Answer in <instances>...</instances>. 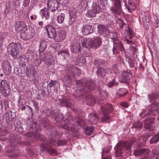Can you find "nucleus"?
Wrapping results in <instances>:
<instances>
[{"instance_id": "1", "label": "nucleus", "mask_w": 159, "mask_h": 159, "mask_svg": "<svg viewBox=\"0 0 159 159\" xmlns=\"http://www.w3.org/2000/svg\"><path fill=\"white\" fill-rule=\"evenodd\" d=\"M44 126L45 128L47 127V129L50 132L49 135L52 136V139L48 140L46 142L42 143L41 145V149L43 151H46L52 154H56L57 153L56 150L52 148V145H56L54 144L55 143V141L53 138L57 137L58 132L52 125H49L46 124Z\"/></svg>"}, {"instance_id": "2", "label": "nucleus", "mask_w": 159, "mask_h": 159, "mask_svg": "<svg viewBox=\"0 0 159 159\" xmlns=\"http://www.w3.org/2000/svg\"><path fill=\"white\" fill-rule=\"evenodd\" d=\"M7 150V156L11 157H15L19 154V150L15 145L17 143L21 145L24 144V143L20 141V138L17 135H13Z\"/></svg>"}, {"instance_id": "3", "label": "nucleus", "mask_w": 159, "mask_h": 159, "mask_svg": "<svg viewBox=\"0 0 159 159\" xmlns=\"http://www.w3.org/2000/svg\"><path fill=\"white\" fill-rule=\"evenodd\" d=\"M76 84L78 87L82 86L85 89V93H90L91 91L95 89L96 87V83L94 80H87L84 78L76 80Z\"/></svg>"}, {"instance_id": "4", "label": "nucleus", "mask_w": 159, "mask_h": 159, "mask_svg": "<svg viewBox=\"0 0 159 159\" xmlns=\"http://www.w3.org/2000/svg\"><path fill=\"white\" fill-rule=\"evenodd\" d=\"M66 70L67 72L65 78L67 83L70 86L73 85L72 79L75 76L76 74L79 75L81 74V71L75 66L71 65L66 67Z\"/></svg>"}, {"instance_id": "5", "label": "nucleus", "mask_w": 159, "mask_h": 159, "mask_svg": "<svg viewBox=\"0 0 159 159\" xmlns=\"http://www.w3.org/2000/svg\"><path fill=\"white\" fill-rule=\"evenodd\" d=\"M136 139H133L128 142L126 141L120 142L116 145L115 156L116 157L120 156L122 153V150H130L132 144L136 142Z\"/></svg>"}, {"instance_id": "6", "label": "nucleus", "mask_w": 159, "mask_h": 159, "mask_svg": "<svg viewBox=\"0 0 159 159\" xmlns=\"http://www.w3.org/2000/svg\"><path fill=\"white\" fill-rule=\"evenodd\" d=\"M32 126L26 136L29 138H34L35 139H38L40 135L39 133V131L41 130L40 126L35 121L32 122Z\"/></svg>"}, {"instance_id": "7", "label": "nucleus", "mask_w": 159, "mask_h": 159, "mask_svg": "<svg viewBox=\"0 0 159 159\" xmlns=\"http://www.w3.org/2000/svg\"><path fill=\"white\" fill-rule=\"evenodd\" d=\"M113 109V107L111 104H107L101 107V113L103 115L100 120L101 122H105L109 119L110 116H109L108 113L111 112Z\"/></svg>"}, {"instance_id": "8", "label": "nucleus", "mask_w": 159, "mask_h": 159, "mask_svg": "<svg viewBox=\"0 0 159 159\" xmlns=\"http://www.w3.org/2000/svg\"><path fill=\"white\" fill-rule=\"evenodd\" d=\"M21 49V44L20 43H11L7 48L8 52L14 59L17 58L18 55L19 50Z\"/></svg>"}, {"instance_id": "9", "label": "nucleus", "mask_w": 159, "mask_h": 159, "mask_svg": "<svg viewBox=\"0 0 159 159\" xmlns=\"http://www.w3.org/2000/svg\"><path fill=\"white\" fill-rule=\"evenodd\" d=\"M101 9L99 6L95 2H93L91 10L87 11V16L90 18L95 17L97 14L101 11Z\"/></svg>"}, {"instance_id": "10", "label": "nucleus", "mask_w": 159, "mask_h": 159, "mask_svg": "<svg viewBox=\"0 0 159 159\" xmlns=\"http://www.w3.org/2000/svg\"><path fill=\"white\" fill-rule=\"evenodd\" d=\"M122 0H114L112 6L111 7V10L113 13L119 14L122 11L121 2Z\"/></svg>"}, {"instance_id": "11", "label": "nucleus", "mask_w": 159, "mask_h": 159, "mask_svg": "<svg viewBox=\"0 0 159 159\" xmlns=\"http://www.w3.org/2000/svg\"><path fill=\"white\" fill-rule=\"evenodd\" d=\"M15 31L20 34L24 33L27 30V27L25 23L23 21H17L15 24Z\"/></svg>"}, {"instance_id": "12", "label": "nucleus", "mask_w": 159, "mask_h": 159, "mask_svg": "<svg viewBox=\"0 0 159 159\" xmlns=\"http://www.w3.org/2000/svg\"><path fill=\"white\" fill-rule=\"evenodd\" d=\"M132 77V72L130 70L124 71L119 81L121 83L128 84L129 83V80Z\"/></svg>"}, {"instance_id": "13", "label": "nucleus", "mask_w": 159, "mask_h": 159, "mask_svg": "<svg viewBox=\"0 0 159 159\" xmlns=\"http://www.w3.org/2000/svg\"><path fill=\"white\" fill-rule=\"evenodd\" d=\"M49 10V11L46 8L43 9L41 10L40 13L42 15L43 19L48 20L49 18H50L52 19L57 14L56 12L52 11L50 10Z\"/></svg>"}, {"instance_id": "14", "label": "nucleus", "mask_w": 159, "mask_h": 159, "mask_svg": "<svg viewBox=\"0 0 159 159\" xmlns=\"http://www.w3.org/2000/svg\"><path fill=\"white\" fill-rule=\"evenodd\" d=\"M16 116L15 112L8 111L4 114L3 118L4 119L6 122L8 123L14 120Z\"/></svg>"}, {"instance_id": "15", "label": "nucleus", "mask_w": 159, "mask_h": 159, "mask_svg": "<svg viewBox=\"0 0 159 159\" xmlns=\"http://www.w3.org/2000/svg\"><path fill=\"white\" fill-rule=\"evenodd\" d=\"M114 47L112 49L113 54H116L117 53V51L116 50H118L120 51H124L125 49L122 43L119 40H116L113 41Z\"/></svg>"}, {"instance_id": "16", "label": "nucleus", "mask_w": 159, "mask_h": 159, "mask_svg": "<svg viewBox=\"0 0 159 159\" xmlns=\"http://www.w3.org/2000/svg\"><path fill=\"white\" fill-rule=\"evenodd\" d=\"M3 70L7 75L10 74L11 71V67L9 61L4 60L2 62Z\"/></svg>"}, {"instance_id": "17", "label": "nucleus", "mask_w": 159, "mask_h": 159, "mask_svg": "<svg viewBox=\"0 0 159 159\" xmlns=\"http://www.w3.org/2000/svg\"><path fill=\"white\" fill-rule=\"evenodd\" d=\"M60 103L61 106L70 107L72 105V103L70 97L64 96L62 99L60 100Z\"/></svg>"}, {"instance_id": "18", "label": "nucleus", "mask_w": 159, "mask_h": 159, "mask_svg": "<svg viewBox=\"0 0 159 159\" xmlns=\"http://www.w3.org/2000/svg\"><path fill=\"white\" fill-rule=\"evenodd\" d=\"M47 53H44L42 54H40L39 58L34 59L32 63V66L36 68L37 69L41 64V60L43 61L44 59L47 57Z\"/></svg>"}, {"instance_id": "19", "label": "nucleus", "mask_w": 159, "mask_h": 159, "mask_svg": "<svg viewBox=\"0 0 159 159\" xmlns=\"http://www.w3.org/2000/svg\"><path fill=\"white\" fill-rule=\"evenodd\" d=\"M94 30L93 26L87 25H83L82 29V32L83 34L86 35L93 33Z\"/></svg>"}, {"instance_id": "20", "label": "nucleus", "mask_w": 159, "mask_h": 159, "mask_svg": "<svg viewBox=\"0 0 159 159\" xmlns=\"http://www.w3.org/2000/svg\"><path fill=\"white\" fill-rule=\"evenodd\" d=\"M47 5L48 10L56 12L58 8V2L56 0H49L48 2Z\"/></svg>"}, {"instance_id": "21", "label": "nucleus", "mask_w": 159, "mask_h": 159, "mask_svg": "<svg viewBox=\"0 0 159 159\" xmlns=\"http://www.w3.org/2000/svg\"><path fill=\"white\" fill-rule=\"evenodd\" d=\"M77 14L78 13L76 11H71L70 12V17L68 20L69 25H71L76 21Z\"/></svg>"}, {"instance_id": "22", "label": "nucleus", "mask_w": 159, "mask_h": 159, "mask_svg": "<svg viewBox=\"0 0 159 159\" xmlns=\"http://www.w3.org/2000/svg\"><path fill=\"white\" fill-rule=\"evenodd\" d=\"M85 97L84 98L86 99L87 104L89 105H91L95 104L96 102L94 97L91 95L90 93H85Z\"/></svg>"}, {"instance_id": "23", "label": "nucleus", "mask_w": 159, "mask_h": 159, "mask_svg": "<svg viewBox=\"0 0 159 159\" xmlns=\"http://www.w3.org/2000/svg\"><path fill=\"white\" fill-rule=\"evenodd\" d=\"M78 89L75 90V96L76 97H82L83 98L85 97V89L83 88L82 86L80 87H78L76 86Z\"/></svg>"}, {"instance_id": "24", "label": "nucleus", "mask_w": 159, "mask_h": 159, "mask_svg": "<svg viewBox=\"0 0 159 159\" xmlns=\"http://www.w3.org/2000/svg\"><path fill=\"white\" fill-rule=\"evenodd\" d=\"M107 73V70L101 67H98L96 71V74L98 77L100 78H104Z\"/></svg>"}, {"instance_id": "25", "label": "nucleus", "mask_w": 159, "mask_h": 159, "mask_svg": "<svg viewBox=\"0 0 159 159\" xmlns=\"http://www.w3.org/2000/svg\"><path fill=\"white\" fill-rule=\"evenodd\" d=\"M89 120L90 121L92 124H96L98 120V116L94 112L90 113L89 114Z\"/></svg>"}, {"instance_id": "26", "label": "nucleus", "mask_w": 159, "mask_h": 159, "mask_svg": "<svg viewBox=\"0 0 159 159\" xmlns=\"http://www.w3.org/2000/svg\"><path fill=\"white\" fill-rule=\"evenodd\" d=\"M70 50L74 53H79L81 52L82 48L80 44L76 43L71 46Z\"/></svg>"}, {"instance_id": "27", "label": "nucleus", "mask_w": 159, "mask_h": 159, "mask_svg": "<svg viewBox=\"0 0 159 159\" xmlns=\"http://www.w3.org/2000/svg\"><path fill=\"white\" fill-rule=\"evenodd\" d=\"M66 34L65 32L63 30L59 31L56 33V39L58 42L63 41L66 38Z\"/></svg>"}, {"instance_id": "28", "label": "nucleus", "mask_w": 159, "mask_h": 159, "mask_svg": "<svg viewBox=\"0 0 159 159\" xmlns=\"http://www.w3.org/2000/svg\"><path fill=\"white\" fill-rule=\"evenodd\" d=\"M98 31L100 34H102L104 32L106 35H108L110 33V31L104 25H99L98 27Z\"/></svg>"}, {"instance_id": "29", "label": "nucleus", "mask_w": 159, "mask_h": 159, "mask_svg": "<svg viewBox=\"0 0 159 159\" xmlns=\"http://www.w3.org/2000/svg\"><path fill=\"white\" fill-rule=\"evenodd\" d=\"M124 2L125 5L126 6L125 8H127L129 12H131L132 11H134L136 8V7L135 6L134 3L132 2H128V5L127 6L126 3V0H123Z\"/></svg>"}, {"instance_id": "30", "label": "nucleus", "mask_w": 159, "mask_h": 159, "mask_svg": "<svg viewBox=\"0 0 159 159\" xmlns=\"http://www.w3.org/2000/svg\"><path fill=\"white\" fill-rule=\"evenodd\" d=\"M82 44L84 47L88 49H90L93 48L92 41L88 39L87 40L85 39L83 42L82 43Z\"/></svg>"}, {"instance_id": "31", "label": "nucleus", "mask_w": 159, "mask_h": 159, "mask_svg": "<svg viewBox=\"0 0 159 159\" xmlns=\"http://www.w3.org/2000/svg\"><path fill=\"white\" fill-rule=\"evenodd\" d=\"M92 44L93 48H97L102 44V41L101 38L98 36L96 37L93 40H92Z\"/></svg>"}, {"instance_id": "32", "label": "nucleus", "mask_w": 159, "mask_h": 159, "mask_svg": "<svg viewBox=\"0 0 159 159\" xmlns=\"http://www.w3.org/2000/svg\"><path fill=\"white\" fill-rule=\"evenodd\" d=\"M39 46V51L40 53H43L47 48V42L45 40H41L40 41Z\"/></svg>"}, {"instance_id": "33", "label": "nucleus", "mask_w": 159, "mask_h": 159, "mask_svg": "<svg viewBox=\"0 0 159 159\" xmlns=\"http://www.w3.org/2000/svg\"><path fill=\"white\" fill-rule=\"evenodd\" d=\"M150 151L148 149L144 148H139L136 151H134V153L135 155H139L144 153L147 154Z\"/></svg>"}, {"instance_id": "34", "label": "nucleus", "mask_w": 159, "mask_h": 159, "mask_svg": "<svg viewBox=\"0 0 159 159\" xmlns=\"http://www.w3.org/2000/svg\"><path fill=\"white\" fill-rule=\"evenodd\" d=\"M75 122L76 125L82 128L84 127L85 126V121L79 117H77L75 119Z\"/></svg>"}, {"instance_id": "35", "label": "nucleus", "mask_w": 159, "mask_h": 159, "mask_svg": "<svg viewBox=\"0 0 159 159\" xmlns=\"http://www.w3.org/2000/svg\"><path fill=\"white\" fill-rule=\"evenodd\" d=\"M127 93V91L125 88H121L117 91V95L119 96L118 98H121L125 96Z\"/></svg>"}, {"instance_id": "36", "label": "nucleus", "mask_w": 159, "mask_h": 159, "mask_svg": "<svg viewBox=\"0 0 159 159\" xmlns=\"http://www.w3.org/2000/svg\"><path fill=\"white\" fill-rule=\"evenodd\" d=\"M159 141V134H156L153 136L149 141L150 144H156Z\"/></svg>"}, {"instance_id": "37", "label": "nucleus", "mask_w": 159, "mask_h": 159, "mask_svg": "<svg viewBox=\"0 0 159 159\" xmlns=\"http://www.w3.org/2000/svg\"><path fill=\"white\" fill-rule=\"evenodd\" d=\"M0 92L5 97L7 96L10 93V88L0 89Z\"/></svg>"}, {"instance_id": "38", "label": "nucleus", "mask_w": 159, "mask_h": 159, "mask_svg": "<svg viewBox=\"0 0 159 159\" xmlns=\"http://www.w3.org/2000/svg\"><path fill=\"white\" fill-rule=\"evenodd\" d=\"M34 52L30 50H28L25 54V57L29 61L30 59L31 60L33 58Z\"/></svg>"}, {"instance_id": "39", "label": "nucleus", "mask_w": 159, "mask_h": 159, "mask_svg": "<svg viewBox=\"0 0 159 159\" xmlns=\"http://www.w3.org/2000/svg\"><path fill=\"white\" fill-rule=\"evenodd\" d=\"M94 65L97 66H99L100 65H102L106 62V61L102 59H95L94 61Z\"/></svg>"}, {"instance_id": "40", "label": "nucleus", "mask_w": 159, "mask_h": 159, "mask_svg": "<svg viewBox=\"0 0 159 159\" xmlns=\"http://www.w3.org/2000/svg\"><path fill=\"white\" fill-rule=\"evenodd\" d=\"M54 119L57 122H60L64 118V116L61 113H57L56 114H54Z\"/></svg>"}, {"instance_id": "41", "label": "nucleus", "mask_w": 159, "mask_h": 159, "mask_svg": "<svg viewBox=\"0 0 159 159\" xmlns=\"http://www.w3.org/2000/svg\"><path fill=\"white\" fill-rule=\"evenodd\" d=\"M152 111L151 108L147 109L145 110H143V112L140 114L141 116H147L150 115L152 113Z\"/></svg>"}, {"instance_id": "42", "label": "nucleus", "mask_w": 159, "mask_h": 159, "mask_svg": "<svg viewBox=\"0 0 159 159\" xmlns=\"http://www.w3.org/2000/svg\"><path fill=\"white\" fill-rule=\"evenodd\" d=\"M10 88V86L8 85V83H7L6 80H2L0 83V89L7 88Z\"/></svg>"}, {"instance_id": "43", "label": "nucleus", "mask_w": 159, "mask_h": 159, "mask_svg": "<svg viewBox=\"0 0 159 159\" xmlns=\"http://www.w3.org/2000/svg\"><path fill=\"white\" fill-rule=\"evenodd\" d=\"M94 127L93 126L87 127L85 130V133L86 135H90L93 132Z\"/></svg>"}, {"instance_id": "44", "label": "nucleus", "mask_w": 159, "mask_h": 159, "mask_svg": "<svg viewBox=\"0 0 159 159\" xmlns=\"http://www.w3.org/2000/svg\"><path fill=\"white\" fill-rule=\"evenodd\" d=\"M65 15L63 13H61L58 15L57 20L58 23L61 24L64 21Z\"/></svg>"}, {"instance_id": "45", "label": "nucleus", "mask_w": 159, "mask_h": 159, "mask_svg": "<svg viewBox=\"0 0 159 159\" xmlns=\"http://www.w3.org/2000/svg\"><path fill=\"white\" fill-rule=\"evenodd\" d=\"M47 57H45L43 61H44V63L48 66H49L52 64L53 62V60L50 57L47 58V56L48 55L47 54Z\"/></svg>"}, {"instance_id": "46", "label": "nucleus", "mask_w": 159, "mask_h": 159, "mask_svg": "<svg viewBox=\"0 0 159 159\" xmlns=\"http://www.w3.org/2000/svg\"><path fill=\"white\" fill-rule=\"evenodd\" d=\"M98 91L104 98H106L108 97V93L105 90H103L101 88H98Z\"/></svg>"}, {"instance_id": "47", "label": "nucleus", "mask_w": 159, "mask_h": 159, "mask_svg": "<svg viewBox=\"0 0 159 159\" xmlns=\"http://www.w3.org/2000/svg\"><path fill=\"white\" fill-rule=\"evenodd\" d=\"M48 36L49 38L52 39H55L56 36V32L55 29L52 30L50 32L48 33Z\"/></svg>"}, {"instance_id": "48", "label": "nucleus", "mask_w": 159, "mask_h": 159, "mask_svg": "<svg viewBox=\"0 0 159 159\" xmlns=\"http://www.w3.org/2000/svg\"><path fill=\"white\" fill-rule=\"evenodd\" d=\"M58 55H61V56L64 57H68L70 56L68 51L67 49H65L60 51L58 52Z\"/></svg>"}, {"instance_id": "49", "label": "nucleus", "mask_w": 159, "mask_h": 159, "mask_svg": "<svg viewBox=\"0 0 159 159\" xmlns=\"http://www.w3.org/2000/svg\"><path fill=\"white\" fill-rule=\"evenodd\" d=\"M67 142L66 140H59L56 143V144L54 143L56 145V146H64L66 145Z\"/></svg>"}, {"instance_id": "50", "label": "nucleus", "mask_w": 159, "mask_h": 159, "mask_svg": "<svg viewBox=\"0 0 159 159\" xmlns=\"http://www.w3.org/2000/svg\"><path fill=\"white\" fill-rule=\"evenodd\" d=\"M31 101L33 103V105L35 108L36 111H38L39 110V108L38 102L34 100H32Z\"/></svg>"}, {"instance_id": "51", "label": "nucleus", "mask_w": 159, "mask_h": 159, "mask_svg": "<svg viewBox=\"0 0 159 159\" xmlns=\"http://www.w3.org/2000/svg\"><path fill=\"white\" fill-rule=\"evenodd\" d=\"M27 38L30 39L32 38L34 35V33L32 30H29L26 33Z\"/></svg>"}, {"instance_id": "52", "label": "nucleus", "mask_w": 159, "mask_h": 159, "mask_svg": "<svg viewBox=\"0 0 159 159\" xmlns=\"http://www.w3.org/2000/svg\"><path fill=\"white\" fill-rule=\"evenodd\" d=\"M148 18V17L147 16V15L146 14L143 15V16L142 17V18L143 20L142 21L143 24H145V25L146 24V25H147V23H148L149 22Z\"/></svg>"}, {"instance_id": "53", "label": "nucleus", "mask_w": 159, "mask_h": 159, "mask_svg": "<svg viewBox=\"0 0 159 159\" xmlns=\"http://www.w3.org/2000/svg\"><path fill=\"white\" fill-rule=\"evenodd\" d=\"M158 97V95L157 94L152 93L148 96V98L149 99L150 101L152 102L153 100L157 98Z\"/></svg>"}, {"instance_id": "54", "label": "nucleus", "mask_w": 159, "mask_h": 159, "mask_svg": "<svg viewBox=\"0 0 159 159\" xmlns=\"http://www.w3.org/2000/svg\"><path fill=\"white\" fill-rule=\"evenodd\" d=\"M142 126V124L141 122L137 121L134 123L132 127L133 128H140Z\"/></svg>"}, {"instance_id": "55", "label": "nucleus", "mask_w": 159, "mask_h": 159, "mask_svg": "<svg viewBox=\"0 0 159 159\" xmlns=\"http://www.w3.org/2000/svg\"><path fill=\"white\" fill-rule=\"evenodd\" d=\"M159 106V103L157 102H153L151 105V109L152 111L155 110Z\"/></svg>"}, {"instance_id": "56", "label": "nucleus", "mask_w": 159, "mask_h": 159, "mask_svg": "<svg viewBox=\"0 0 159 159\" xmlns=\"http://www.w3.org/2000/svg\"><path fill=\"white\" fill-rule=\"evenodd\" d=\"M2 105L5 106V108L7 110L9 108V101L7 100L4 101L2 103Z\"/></svg>"}, {"instance_id": "57", "label": "nucleus", "mask_w": 159, "mask_h": 159, "mask_svg": "<svg viewBox=\"0 0 159 159\" xmlns=\"http://www.w3.org/2000/svg\"><path fill=\"white\" fill-rule=\"evenodd\" d=\"M110 36H111V38L113 40V42L116 40H118L117 37V35L116 33H111L110 32Z\"/></svg>"}, {"instance_id": "58", "label": "nucleus", "mask_w": 159, "mask_h": 159, "mask_svg": "<svg viewBox=\"0 0 159 159\" xmlns=\"http://www.w3.org/2000/svg\"><path fill=\"white\" fill-rule=\"evenodd\" d=\"M57 83V82L56 80H51L49 84H48V86L49 88H51L53 86L56 85Z\"/></svg>"}, {"instance_id": "59", "label": "nucleus", "mask_w": 159, "mask_h": 159, "mask_svg": "<svg viewBox=\"0 0 159 159\" xmlns=\"http://www.w3.org/2000/svg\"><path fill=\"white\" fill-rule=\"evenodd\" d=\"M117 85L118 84L116 82V80L115 79H113L111 82H109L107 84L108 87H111L114 85Z\"/></svg>"}, {"instance_id": "60", "label": "nucleus", "mask_w": 159, "mask_h": 159, "mask_svg": "<svg viewBox=\"0 0 159 159\" xmlns=\"http://www.w3.org/2000/svg\"><path fill=\"white\" fill-rule=\"evenodd\" d=\"M45 28L48 33L50 32L52 30H53L55 29L54 27L52 25L49 24L46 26Z\"/></svg>"}, {"instance_id": "61", "label": "nucleus", "mask_w": 159, "mask_h": 159, "mask_svg": "<svg viewBox=\"0 0 159 159\" xmlns=\"http://www.w3.org/2000/svg\"><path fill=\"white\" fill-rule=\"evenodd\" d=\"M78 63H84L86 62L85 58L83 57H79L77 60Z\"/></svg>"}, {"instance_id": "62", "label": "nucleus", "mask_w": 159, "mask_h": 159, "mask_svg": "<svg viewBox=\"0 0 159 159\" xmlns=\"http://www.w3.org/2000/svg\"><path fill=\"white\" fill-rule=\"evenodd\" d=\"M100 3L103 7H105L108 4L107 0H100Z\"/></svg>"}, {"instance_id": "63", "label": "nucleus", "mask_w": 159, "mask_h": 159, "mask_svg": "<svg viewBox=\"0 0 159 159\" xmlns=\"http://www.w3.org/2000/svg\"><path fill=\"white\" fill-rule=\"evenodd\" d=\"M128 62L129 63V66L131 68L135 66V63L134 61L130 59H129Z\"/></svg>"}, {"instance_id": "64", "label": "nucleus", "mask_w": 159, "mask_h": 159, "mask_svg": "<svg viewBox=\"0 0 159 159\" xmlns=\"http://www.w3.org/2000/svg\"><path fill=\"white\" fill-rule=\"evenodd\" d=\"M144 127L147 129H150L151 128V124L148 122L146 121L144 122Z\"/></svg>"}]
</instances>
